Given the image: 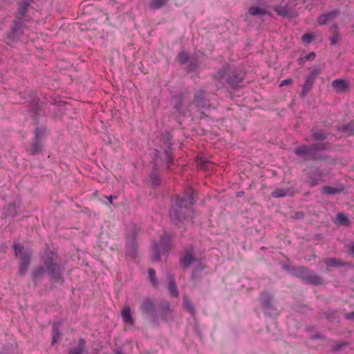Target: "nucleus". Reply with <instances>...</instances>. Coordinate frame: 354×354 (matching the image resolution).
I'll return each instance as SVG.
<instances>
[{"mask_svg":"<svg viewBox=\"0 0 354 354\" xmlns=\"http://www.w3.org/2000/svg\"><path fill=\"white\" fill-rule=\"evenodd\" d=\"M194 194V190L192 188H187L183 196L176 195L171 197V208L169 215L175 224L177 225L185 219L187 209L195 203Z\"/></svg>","mask_w":354,"mask_h":354,"instance_id":"nucleus-1","label":"nucleus"},{"mask_svg":"<svg viewBox=\"0 0 354 354\" xmlns=\"http://www.w3.org/2000/svg\"><path fill=\"white\" fill-rule=\"evenodd\" d=\"M245 77V73L241 70L232 67L229 64H224L218 71L213 75V78L216 82L222 83L225 80L233 89H239L242 87L241 84Z\"/></svg>","mask_w":354,"mask_h":354,"instance_id":"nucleus-2","label":"nucleus"},{"mask_svg":"<svg viewBox=\"0 0 354 354\" xmlns=\"http://www.w3.org/2000/svg\"><path fill=\"white\" fill-rule=\"evenodd\" d=\"M46 272L53 283L63 284L64 268L57 263L58 254L55 251H46L41 257Z\"/></svg>","mask_w":354,"mask_h":354,"instance_id":"nucleus-3","label":"nucleus"},{"mask_svg":"<svg viewBox=\"0 0 354 354\" xmlns=\"http://www.w3.org/2000/svg\"><path fill=\"white\" fill-rule=\"evenodd\" d=\"M326 143H315L313 145H301L294 150L296 156L300 158H306L310 160H321L325 158L319 153V151L325 150L326 149Z\"/></svg>","mask_w":354,"mask_h":354,"instance_id":"nucleus-4","label":"nucleus"},{"mask_svg":"<svg viewBox=\"0 0 354 354\" xmlns=\"http://www.w3.org/2000/svg\"><path fill=\"white\" fill-rule=\"evenodd\" d=\"M172 236L167 234H164L160 237V243H153L152 245V252L151 254V261L152 262H159L161 260L160 252L162 255H168L172 248Z\"/></svg>","mask_w":354,"mask_h":354,"instance_id":"nucleus-5","label":"nucleus"},{"mask_svg":"<svg viewBox=\"0 0 354 354\" xmlns=\"http://www.w3.org/2000/svg\"><path fill=\"white\" fill-rule=\"evenodd\" d=\"M287 269L290 272L291 274L297 277L308 283L319 286L323 283L322 278L313 272L305 266H294Z\"/></svg>","mask_w":354,"mask_h":354,"instance_id":"nucleus-6","label":"nucleus"},{"mask_svg":"<svg viewBox=\"0 0 354 354\" xmlns=\"http://www.w3.org/2000/svg\"><path fill=\"white\" fill-rule=\"evenodd\" d=\"M138 230L133 227L127 232L126 236L125 254L127 259L134 260L138 257V243L136 241Z\"/></svg>","mask_w":354,"mask_h":354,"instance_id":"nucleus-7","label":"nucleus"},{"mask_svg":"<svg viewBox=\"0 0 354 354\" xmlns=\"http://www.w3.org/2000/svg\"><path fill=\"white\" fill-rule=\"evenodd\" d=\"M309 70V74L306 77L305 82L301 86L300 93L301 98H305L307 96L308 93L312 90L315 80L322 73V68L319 66H315L310 68Z\"/></svg>","mask_w":354,"mask_h":354,"instance_id":"nucleus-8","label":"nucleus"},{"mask_svg":"<svg viewBox=\"0 0 354 354\" xmlns=\"http://www.w3.org/2000/svg\"><path fill=\"white\" fill-rule=\"evenodd\" d=\"M140 309L142 313L151 315L152 319L156 322L157 317L155 315L156 305L152 299L149 297L144 298L140 303Z\"/></svg>","mask_w":354,"mask_h":354,"instance_id":"nucleus-9","label":"nucleus"},{"mask_svg":"<svg viewBox=\"0 0 354 354\" xmlns=\"http://www.w3.org/2000/svg\"><path fill=\"white\" fill-rule=\"evenodd\" d=\"M195 252L193 248L187 249L180 257L179 262L183 270H187L195 261Z\"/></svg>","mask_w":354,"mask_h":354,"instance_id":"nucleus-10","label":"nucleus"},{"mask_svg":"<svg viewBox=\"0 0 354 354\" xmlns=\"http://www.w3.org/2000/svg\"><path fill=\"white\" fill-rule=\"evenodd\" d=\"M24 21L21 19H15L13 21V26L8 34V38L12 39H18L23 34Z\"/></svg>","mask_w":354,"mask_h":354,"instance_id":"nucleus-11","label":"nucleus"},{"mask_svg":"<svg viewBox=\"0 0 354 354\" xmlns=\"http://www.w3.org/2000/svg\"><path fill=\"white\" fill-rule=\"evenodd\" d=\"M331 86L337 93H345L350 90L349 82L344 79L334 80Z\"/></svg>","mask_w":354,"mask_h":354,"instance_id":"nucleus-12","label":"nucleus"},{"mask_svg":"<svg viewBox=\"0 0 354 354\" xmlns=\"http://www.w3.org/2000/svg\"><path fill=\"white\" fill-rule=\"evenodd\" d=\"M173 310L169 301H162L160 304V315L164 321L172 319Z\"/></svg>","mask_w":354,"mask_h":354,"instance_id":"nucleus-13","label":"nucleus"},{"mask_svg":"<svg viewBox=\"0 0 354 354\" xmlns=\"http://www.w3.org/2000/svg\"><path fill=\"white\" fill-rule=\"evenodd\" d=\"M339 14V10L337 9L324 13L318 17L317 22L319 25L328 24L329 22L335 19Z\"/></svg>","mask_w":354,"mask_h":354,"instance_id":"nucleus-14","label":"nucleus"},{"mask_svg":"<svg viewBox=\"0 0 354 354\" xmlns=\"http://www.w3.org/2000/svg\"><path fill=\"white\" fill-rule=\"evenodd\" d=\"M260 299L261 301L262 308L266 310H274L272 304V296L270 293L263 291L260 295Z\"/></svg>","mask_w":354,"mask_h":354,"instance_id":"nucleus-15","label":"nucleus"},{"mask_svg":"<svg viewBox=\"0 0 354 354\" xmlns=\"http://www.w3.org/2000/svg\"><path fill=\"white\" fill-rule=\"evenodd\" d=\"M168 279V290L172 297H177L179 295V292L176 283L175 277L172 274H167Z\"/></svg>","mask_w":354,"mask_h":354,"instance_id":"nucleus-16","label":"nucleus"},{"mask_svg":"<svg viewBox=\"0 0 354 354\" xmlns=\"http://www.w3.org/2000/svg\"><path fill=\"white\" fill-rule=\"evenodd\" d=\"M31 254L25 253L21 257V263L19 266V274L21 276L25 275L30 262Z\"/></svg>","mask_w":354,"mask_h":354,"instance_id":"nucleus-17","label":"nucleus"},{"mask_svg":"<svg viewBox=\"0 0 354 354\" xmlns=\"http://www.w3.org/2000/svg\"><path fill=\"white\" fill-rule=\"evenodd\" d=\"M121 317L123 322L125 324L133 326L135 323V320L131 315V309L130 306H124L121 311Z\"/></svg>","mask_w":354,"mask_h":354,"instance_id":"nucleus-18","label":"nucleus"},{"mask_svg":"<svg viewBox=\"0 0 354 354\" xmlns=\"http://www.w3.org/2000/svg\"><path fill=\"white\" fill-rule=\"evenodd\" d=\"M322 173L319 171H316L315 172L311 173L309 176L308 183L311 187H315L322 183H324V180L322 178Z\"/></svg>","mask_w":354,"mask_h":354,"instance_id":"nucleus-19","label":"nucleus"},{"mask_svg":"<svg viewBox=\"0 0 354 354\" xmlns=\"http://www.w3.org/2000/svg\"><path fill=\"white\" fill-rule=\"evenodd\" d=\"M86 341L84 338H80L78 345L73 348L68 352V354H86Z\"/></svg>","mask_w":354,"mask_h":354,"instance_id":"nucleus-20","label":"nucleus"},{"mask_svg":"<svg viewBox=\"0 0 354 354\" xmlns=\"http://www.w3.org/2000/svg\"><path fill=\"white\" fill-rule=\"evenodd\" d=\"M273 10L280 16L283 17H291L292 10L289 8L288 5H286L284 6L281 5H276L274 6Z\"/></svg>","mask_w":354,"mask_h":354,"instance_id":"nucleus-21","label":"nucleus"},{"mask_svg":"<svg viewBox=\"0 0 354 354\" xmlns=\"http://www.w3.org/2000/svg\"><path fill=\"white\" fill-rule=\"evenodd\" d=\"M248 13L252 16H263L265 15H268L270 17H272V13L270 11H268L266 9L260 8L259 6H251L248 10Z\"/></svg>","mask_w":354,"mask_h":354,"instance_id":"nucleus-22","label":"nucleus"},{"mask_svg":"<svg viewBox=\"0 0 354 354\" xmlns=\"http://www.w3.org/2000/svg\"><path fill=\"white\" fill-rule=\"evenodd\" d=\"M332 35L330 37L329 40L332 46H335L339 40L340 36L339 33V28L337 24H333L329 29Z\"/></svg>","mask_w":354,"mask_h":354,"instance_id":"nucleus-23","label":"nucleus"},{"mask_svg":"<svg viewBox=\"0 0 354 354\" xmlns=\"http://www.w3.org/2000/svg\"><path fill=\"white\" fill-rule=\"evenodd\" d=\"M42 151V145L41 140H33L32 143L30 145L28 153L31 156H35Z\"/></svg>","mask_w":354,"mask_h":354,"instance_id":"nucleus-24","label":"nucleus"},{"mask_svg":"<svg viewBox=\"0 0 354 354\" xmlns=\"http://www.w3.org/2000/svg\"><path fill=\"white\" fill-rule=\"evenodd\" d=\"M46 271L45 266H39L35 268H34L32 271V280L36 283L37 281L41 279L44 275L45 272Z\"/></svg>","mask_w":354,"mask_h":354,"instance_id":"nucleus-25","label":"nucleus"},{"mask_svg":"<svg viewBox=\"0 0 354 354\" xmlns=\"http://www.w3.org/2000/svg\"><path fill=\"white\" fill-rule=\"evenodd\" d=\"M169 145H168V149H166L164 152L165 153V161L167 165V168L169 169H171V165L174 163V157L171 153V142H170L169 139L168 138Z\"/></svg>","mask_w":354,"mask_h":354,"instance_id":"nucleus-26","label":"nucleus"},{"mask_svg":"<svg viewBox=\"0 0 354 354\" xmlns=\"http://www.w3.org/2000/svg\"><path fill=\"white\" fill-rule=\"evenodd\" d=\"M29 7V3L21 2L17 8V19H21V20H23V18L26 16V13L28 11Z\"/></svg>","mask_w":354,"mask_h":354,"instance_id":"nucleus-27","label":"nucleus"},{"mask_svg":"<svg viewBox=\"0 0 354 354\" xmlns=\"http://www.w3.org/2000/svg\"><path fill=\"white\" fill-rule=\"evenodd\" d=\"M17 214V207L14 203H9L3 207V215L6 217H15Z\"/></svg>","mask_w":354,"mask_h":354,"instance_id":"nucleus-28","label":"nucleus"},{"mask_svg":"<svg viewBox=\"0 0 354 354\" xmlns=\"http://www.w3.org/2000/svg\"><path fill=\"white\" fill-rule=\"evenodd\" d=\"M324 262L327 266L333 268H339L346 265V262H343L337 258H327L324 260Z\"/></svg>","mask_w":354,"mask_h":354,"instance_id":"nucleus-29","label":"nucleus"},{"mask_svg":"<svg viewBox=\"0 0 354 354\" xmlns=\"http://www.w3.org/2000/svg\"><path fill=\"white\" fill-rule=\"evenodd\" d=\"M335 223L346 227H348L350 225V221L348 218L345 214L342 212H339L337 214Z\"/></svg>","mask_w":354,"mask_h":354,"instance_id":"nucleus-30","label":"nucleus"},{"mask_svg":"<svg viewBox=\"0 0 354 354\" xmlns=\"http://www.w3.org/2000/svg\"><path fill=\"white\" fill-rule=\"evenodd\" d=\"M183 304L184 307L191 315H193L195 314V313H196L195 306L188 297L185 296L183 297Z\"/></svg>","mask_w":354,"mask_h":354,"instance_id":"nucleus-31","label":"nucleus"},{"mask_svg":"<svg viewBox=\"0 0 354 354\" xmlns=\"http://www.w3.org/2000/svg\"><path fill=\"white\" fill-rule=\"evenodd\" d=\"M288 195H292V193H290V189H280L277 188L272 192V196L274 198H280V197H284Z\"/></svg>","mask_w":354,"mask_h":354,"instance_id":"nucleus-32","label":"nucleus"},{"mask_svg":"<svg viewBox=\"0 0 354 354\" xmlns=\"http://www.w3.org/2000/svg\"><path fill=\"white\" fill-rule=\"evenodd\" d=\"M311 132L314 140L316 141H322L327 138V134L322 130L313 129Z\"/></svg>","mask_w":354,"mask_h":354,"instance_id":"nucleus-33","label":"nucleus"},{"mask_svg":"<svg viewBox=\"0 0 354 354\" xmlns=\"http://www.w3.org/2000/svg\"><path fill=\"white\" fill-rule=\"evenodd\" d=\"M342 131L346 133L348 136L354 135V121L352 120L348 124H344L342 127Z\"/></svg>","mask_w":354,"mask_h":354,"instance_id":"nucleus-34","label":"nucleus"},{"mask_svg":"<svg viewBox=\"0 0 354 354\" xmlns=\"http://www.w3.org/2000/svg\"><path fill=\"white\" fill-rule=\"evenodd\" d=\"M149 277L151 285L154 288H157L159 285L158 280L156 275V271L153 268H149L148 270Z\"/></svg>","mask_w":354,"mask_h":354,"instance_id":"nucleus-35","label":"nucleus"},{"mask_svg":"<svg viewBox=\"0 0 354 354\" xmlns=\"http://www.w3.org/2000/svg\"><path fill=\"white\" fill-rule=\"evenodd\" d=\"M342 192V189L333 187L331 186H324L322 189V192L324 194L330 195V194H335L337 193H339Z\"/></svg>","mask_w":354,"mask_h":354,"instance_id":"nucleus-36","label":"nucleus"},{"mask_svg":"<svg viewBox=\"0 0 354 354\" xmlns=\"http://www.w3.org/2000/svg\"><path fill=\"white\" fill-rule=\"evenodd\" d=\"M168 0H151L149 7L152 9H159L165 6Z\"/></svg>","mask_w":354,"mask_h":354,"instance_id":"nucleus-37","label":"nucleus"},{"mask_svg":"<svg viewBox=\"0 0 354 354\" xmlns=\"http://www.w3.org/2000/svg\"><path fill=\"white\" fill-rule=\"evenodd\" d=\"M62 333L57 326L54 325L52 330V344H55L61 337Z\"/></svg>","mask_w":354,"mask_h":354,"instance_id":"nucleus-38","label":"nucleus"},{"mask_svg":"<svg viewBox=\"0 0 354 354\" xmlns=\"http://www.w3.org/2000/svg\"><path fill=\"white\" fill-rule=\"evenodd\" d=\"M150 180L151 181L152 185L154 187H157L160 184V176L157 171H153L150 176H149Z\"/></svg>","mask_w":354,"mask_h":354,"instance_id":"nucleus-39","label":"nucleus"},{"mask_svg":"<svg viewBox=\"0 0 354 354\" xmlns=\"http://www.w3.org/2000/svg\"><path fill=\"white\" fill-rule=\"evenodd\" d=\"M189 58V53H187L185 51L180 52L177 56L178 61L181 64H185L188 61Z\"/></svg>","mask_w":354,"mask_h":354,"instance_id":"nucleus-40","label":"nucleus"},{"mask_svg":"<svg viewBox=\"0 0 354 354\" xmlns=\"http://www.w3.org/2000/svg\"><path fill=\"white\" fill-rule=\"evenodd\" d=\"M196 162L198 166L202 169H208L211 162L209 161L203 160L202 158H197Z\"/></svg>","mask_w":354,"mask_h":354,"instance_id":"nucleus-41","label":"nucleus"},{"mask_svg":"<svg viewBox=\"0 0 354 354\" xmlns=\"http://www.w3.org/2000/svg\"><path fill=\"white\" fill-rule=\"evenodd\" d=\"M314 39V36L311 33H305L302 37L301 40L304 43L310 44Z\"/></svg>","mask_w":354,"mask_h":354,"instance_id":"nucleus-42","label":"nucleus"},{"mask_svg":"<svg viewBox=\"0 0 354 354\" xmlns=\"http://www.w3.org/2000/svg\"><path fill=\"white\" fill-rule=\"evenodd\" d=\"M14 250L15 255L17 257L20 254H22L24 252V246L19 243L14 244Z\"/></svg>","mask_w":354,"mask_h":354,"instance_id":"nucleus-43","label":"nucleus"},{"mask_svg":"<svg viewBox=\"0 0 354 354\" xmlns=\"http://www.w3.org/2000/svg\"><path fill=\"white\" fill-rule=\"evenodd\" d=\"M335 313L336 310L331 309H328L326 313H324L326 317L330 322L335 319Z\"/></svg>","mask_w":354,"mask_h":354,"instance_id":"nucleus-44","label":"nucleus"},{"mask_svg":"<svg viewBox=\"0 0 354 354\" xmlns=\"http://www.w3.org/2000/svg\"><path fill=\"white\" fill-rule=\"evenodd\" d=\"M346 345V343L337 342L335 345L331 346V350L333 351H337L343 348Z\"/></svg>","mask_w":354,"mask_h":354,"instance_id":"nucleus-45","label":"nucleus"},{"mask_svg":"<svg viewBox=\"0 0 354 354\" xmlns=\"http://www.w3.org/2000/svg\"><path fill=\"white\" fill-rule=\"evenodd\" d=\"M43 133V130L41 127H36L35 131V140H41L40 138V134Z\"/></svg>","mask_w":354,"mask_h":354,"instance_id":"nucleus-46","label":"nucleus"},{"mask_svg":"<svg viewBox=\"0 0 354 354\" xmlns=\"http://www.w3.org/2000/svg\"><path fill=\"white\" fill-rule=\"evenodd\" d=\"M293 84V80L292 78H287L283 80L279 84L280 87H282L286 85H291Z\"/></svg>","mask_w":354,"mask_h":354,"instance_id":"nucleus-47","label":"nucleus"},{"mask_svg":"<svg viewBox=\"0 0 354 354\" xmlns=\"http://www.w3.org/2000/svg\"><path fill=\"white\" fill-rule=\"evenodd\" d=\"M315 57H316V54L314 52H310V53H308L307 55H306L304 57V60L305 61H308V60L312 61L315 59Z\"/></svg>","mask_w":354,"mask_h":354,"instance_id":"nucleus-48","label":"nucleus"},{"mask_svg":"<svg viewBox=\"0 0 354 354\" xmlns=\"http://www.w3.org/2000/svg\"><path fill=\"white\" fill-rule=\"evenodd\" d=\"M344 317L346 319L354 320V311L346 313Z\"/></svg>","mask_w":354,"mask_h":354,"instance_id":"nucleus-49","label":"nucleus"},{"mask_svg":"<svg viewBox=\"0 0 354 354\" xmlns=\"http://www.w3.org/2000/svg\"><path fill=\"white\" fill-rule=\"evenodd\" d=\"M304 217V213L302 212H297L295 214V218L297 219L303 218Z\"/></svg>","mask_w":354,"mask_h":354,"instance_id":"nucleus-50","label":"nucleus"},{"mask_svg":"<svg viewBox=\"0 0 354 354\" xmlns=\"http://www.w3.org/2000/svg\"><path fill=\"white\" fill-rule=\"evenodd\" d=\"M106 198L108 199L109 203L112 204L113 203V199H116L118 198V196H117L110 195L109 196H106Z\"/></svg>","mask_w":354,"mask_h":354,"instance_id":"nucleus-51","label":"nucleus"},{"mask_svg":"<svg viewBox=\"0 0 354 354\" xmlns=\"http://www.w3.org/2000/svg\"><path fill=\"white\" fill-rule=\"evenodd\" d=\"M201 93H197V94H196V95H195V100H195L196 103L197 104V105H201V102H200V101H199V99H200V97H201Z\"/></svg>","mask_w":354,"mask_h":354,"instance_id":"nucleus-52","label":"nucleus"},{"mask_svg":"<svg viewBox=\"0 0 354 354\" xmlns=\"http://www.w3.org/2000/svg\"><path fill=\"white\" fill-rule=\"evenodd\" d=\"M349 250H350L351 255L354 257V243L351 244L349 246Z\"/></svg>","mask_w":354,"mask_h":354,"instance_id":"nucleus-53","label":"nucleus"},{"mask_svg":"<svg viewBox=\"0 0 354 354\" xmlns=\"http://www.w3.org/2000/svg\"><path fill=\"white\" fill-rule=\"evenodd\" d=\"M324 337L322 334H317L315 336H313V339H323Z\"/></svg>","mask_w":354,"mask_h":354,"instance_id":"nucleus-54","label":"nucleus"},{"mask_svg":"<svg viewBox=\"0 0 354 354\" xmlns=\"http://www.w3.org/2000/svg\"><path fill=\"white\" fill-rule=\"evenodd\" d=\"M298 62H299V64H301L302 63H304V62H306V61L304 60V58H299V59H298Z\"/></svg>","mask_w":354,"mask_h":354,"instance_id":"nucleus-55","label":"nucleus"},{"mask_svg":"<svg viewBox=\"0 0 354 354\" xmlns=\"http://www.w3.org/2000/svg\"><path fill=\"white\" fill-rule=\"evenodd\" d=\"M115 354H122V353L120 351H116Z\"/></svg>","mask_w":354,"mask_h":354,"instance_id":"nucleus-56","label":"nucleus"},{"mask_svg":"<svg viewBox=\"0 0 354 354\" xmlns=\"http://www.w3.org/2000/svg\"><path fill=\"white\" fill-rule=\"evenodd\" d=\"M175 107H176L178 110H179V109H180V106H178V104H176V105H175Z\"/></svg>","mask_w":354,"mask_h":354,"instance_id":"nucleus-57","label":"nucleus"},{"mask_svg":"<svg viewBox=\"0 0 354 354\" xmlns=\"http://www.w3.org/2000/svg\"><path fill=\"white\" fill-rule=\"evenodd\" d=\"M192 279H194V278H195V277H194V274H192Z\"/></svg>","mask_w":354,"mask_h":354,"instance_id":"nucleus-58","label":"nucleus"}]
</instances>
